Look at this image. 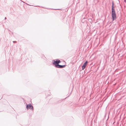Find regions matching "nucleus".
Listing matches in <instances>:
<instances>
[{
  "mask_svg": "<svg viewBox=\"0 0 126 126\" xmlns=\"http://www.w3.org/2000/svg\"><path fill=\"white\" fill-rule=\"evenodd\" d=\"M111 16L113 21L116 19V14L115 10L114 7H111Z\"/></svg>",
  "mask_w": 126,
  "mask_h": 126,
  "instance_id": "1",
  "label": "nucleus"
},
{
  "mask_svg": "<svg viewBox=\"0 0 126 126\" xmlns=\"http://www.w3.org/2000/svg\"><path fill=\"white\" fill-rule=\"evenodd\" d=\"M26 108L27 109H30L31 110H33V107L30 104L27 105L26 106Z\"/></svg>",
  "mask_w": 126,
  "mask_h": 126,
  "instance_id": "2",
  "label": "nucleus"
},
{
  "mask_svg": "<svg viewBox=\"0 0 126 126\" xmlns=\"http://www.w3.org/2000/svg\"><path fill=\"white\" fill-rule=\"evenodd\" d=\"M61 62V61L57 59L54 61L53 64H58Z\"/></svg>",
  "mask_w": 126,
  "mask_h": 126,
  "instance_id": "3",
  "label": "nucleus"
},
{
  "mask_svg": "<svg viewBox=\"0 0 126 126\" xmlns=\"http://www.w3.org/2000/svg\"><path fill=\"white\" fill-rule=\"evenodd\" d=\"M65 65H60L59 64H58L55 65V66L58 68H62L64 67L65 66Z\"/></svg>",
  "mask_w": 126,
  "mask_h": 126,
  "instance_id": "4",
  "label": "nucleus"
},
{
  "mask_svg": "<svg viewBox=\"0 0 126 126\" xmlns=\"http://www.w3.org/2000/svg\"><path fill=\"white\" fill-rule=\"evenodd\" d=\"M87 65V61H86L84 64L82 66V70H83L86 67Z\"/></svg>",
  "mask_w": 126,
  "mask_h": 126,
  "instance_id": "5",
  "label": "nucleus"
},
{
  "mask_svg": "<svg viewBox=\"0 0 126 126\" xmlns=\"http://www.w3.org/2000/svg\"><path fill=\"white\" fill-rule=\"evenodd\" d=\"M114 2L113 1H112V6L111 7H114Z\"/></svg>",
  "mask_w": 126,
  "mask_h": 126,
  "instance_id": "6",
  "label": "nucleus"
},
{
  "mask_svg": "<svg viewBox=\"0 0 126 126\" xmlns=\"http://www.w3.org/2000/svg\"><path fill=\"white\" fill-rule=\"evenodd\" d=\"M84 19H82V22H83V23H84Z\"/></svg>",
  "mask_w": 126,
  "mask_h": 126,
  "instance_id": "7",
  "label": "nucleus"
},
{
  "mask_svg": "<svg viewBox=\"0 0 126 126\" xmlns=\"http://www.w3.org/2000/svg\"><path fill=\"white\" fill-rule=\"evenodd\" d=\"M124 1L125 2H126V0H124Z\"/></svg>",
  "mask_w": 126,
  "mask_h": 126,
  "instance_id": "8",
  "label": "nucleus"
}]
</instances>
